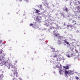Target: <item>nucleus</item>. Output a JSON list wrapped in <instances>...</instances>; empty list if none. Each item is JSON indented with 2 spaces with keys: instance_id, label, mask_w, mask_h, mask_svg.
Segmentation results:
<instances>
[{
  "instance_id": "obj_1",
  "label": "nucleus",
  "mask_w": 80,
  "mask_h": 80,
  "mask_svg": "<svg viewBox=\"0 0 80 80\" xmlns=\"http://www.w3.org/2000/svg\"><path fill=\"white\" fill-rule=\"evenodd\" d=\"M11 71L12 72L13 74V75H11V80H17V78H15V75L16 74V77H18V72H17V68L14 65H12L11 67Z\"/></svg>"
},
{
  "instance_id": "obj_2",
  "label": "nucleus",
  "mask_w": 80,
  "mask_h": 80,
  "mask_svg": "<svg viewBox=\"0 0 80 80\" xmlns=\"http://www.w3.org/2000/svg\"><path fill=\"white\" fill-rule=\"evenodd\" d=\"M65 74L66 75H67L68 74H70V71H65Z\"/></svg>"
},
{
  "instance_id": "obj_3",
  "label": "nucleus",
  "mask_w": 80,
  "mask_h": 80,
  "mask_svg": "<svg viewBox=\"0 0 80 80\" xmlns=\"http://www.w3.org/2000/svg\"><path fill=\"white\" fill-rule=\"evenodd\" d=\"M58 38H59V39H60V40H63V37L61 36H59L58 37Z\"/></svg>"
},
{
  "instance_id": "obj_4",
  "label": "nucleus",
  "mask_w": 80,
  "mask_h": 80,
  "mask_svg": "<svg viewBox=\"0 0 80 80\" xmlns=\"http://www.w3.org/2000/svg\"><path fill=\"white\" fill-rule=\"evenodd\" d=\"M77 8H78V12H79V13H80V6H78Z\"/></svg>"
},
{
  "instance_id": "obj_5",
  "label": "nucleus",
  "mask_w": 80,
  "mask_h": 80,
  "mask_svg": "<svg viewBox=\"0 0 80 80\" xmlns=\"http://www.w3.org/2000/svg\"><path fill=\"white\" fill-rule=\"evenodd\" d=\"M34 11L35 12V13H38V10H37V9H36L34 10Z\"/></svg>"
},
{
  "instance_id": "obj_6",
  "label": "nucleus",
  "mask_w": 80,
  "mask_h": 80,
  "mask_svg": "<svg viewBox=\"0 0 80 80\" xmlns=\"http://www.w3.org/2000/svg\"><path fill=\"white\" fill-rule=\"evenodd\" d=\"M63 67L65 68V69H68V68H69L68 66H64Z\"/></svg>"
},
{
  "instance_id": "obj_7",
  "label": "nucleus",
  "mask_w": 80,
  "mask_h": 80,
  "mask_svg": "<svg viewBox=\"0 0 80 80\" xmlns=\"http://www.w3.org/2000/svg\"><path fill=\"white\" fill-rule=\"evenodd\" d=\"M73 23H74V25H76L77 24V23L76 22V21L75 20L72 21Z\"/></svg>"
},
{
  "instance_id": "obj_8",
  "label": "nucleus",
  "mask_w": 80,
  "mask_h": 80,
  "mask_svg": "<svg viewBox=\"0 0 80 80\" xmlns=\"http://www.w3.org/2000/svg\"><path fill=\"white\" fill-rule=\"evenodd\" d=\"M58 44H59L60 45V44H62V42H61V41H60V40H59V41H58Z\"/></svg>"
},
{
  "instance_id": "obj_9",
  "label": "nucleus",
  "mask_w": 80,
  "mask_h": 80,
  "mask_svg": "<svg viewBox=\"0 0 80 80\" xmlns=\"http://www.w3.org/2000/svg\"><path fill=\"white\" fill-rule=\"evenodd\" d=\"M62 70L60 69V71H59V73L60 75H61V74H62Z\"/></svg>"
},
{
  "instance_id": "obj_10",
  "label": "nucleus",
  "mask_w": 80,
  "mask_h": 80,
  "mask_svg": "<svg viewBox=\"0 0 80 80\" xmlns=\"http://www.w3.org/2000/svg\"><path fill=\"white\" fill-rule=\"evenodd\" d=\"M53 57V58H57V55L56 54L54 55Z\"/></svg>"
},
{
  "instance_id": "obj_11",
  "label": "nucleus",
  "mask_w": 80,
  "mask_h": 80,
  "mask_svg": "<svg viewBox=\"0 0 80 80\" xmlns=\"http://www.w3.org/2000/svg\"><path fill=\"white\" fill-rule=\"evenodd\" d=\"M38 7L39 8H41V9L42 8V5H39Z\"/></svg>"
},
{
  "instance_id": "obj_12",
  "label": "nucleus",
  "mask_w": 80,
  "mask_h": 80,
  "mask_svg": "<svg viewBox=\"0 0 80 80\" xmlns=\"http://www.w3.org/2000/svg\"><path fill=\"white\" fill-rule=\"evenodd\" d=\"M74 0H70V3H72L74 2Z\"/></svg>"
},
{
  "instance_id": "obj_13",
  "label": "nucleus",
  "mask_w": 80,
  "mask_h": 80,
  "mask_svg": "<svg viewBox=\"0 0 80 80\" xmlns=\"http://www.w3.org/2000/svg\"><path fill=\"white\" fill-rule=\"evenodd\" d=\"M75 78L77 80H79V78L77 76H76L75 77Z\"/></svg>"
},
{
  "instance_id": "obj_14",
  "label": "nucleus",
  "mask_w": 80,
  "mask_h": 80,
  "mask_svg": "<svg viewBox=\"0 0 80 80\" xmlns=\"http://www.w3.org/2000/svg\"><path fill=\"white\" fill-rule=\"evenodd\" d=\"M59 35V34L58 33H57V34L54 33V35H55V36H58V35Z\"/></svg>"
},
{
  "instance_id": "obj_15",
  "label": "nucleus",
  "mask_w": 80,
  "mask_h": 80,
  "mask_svg": "<svg viewBox=\"0 0 80 80\" xmlns=\"http://www.w3.org/2000/svg\"><path fill=\"white\" fill-rule=\"evenodd\" d=\"M69 27L70 28H72L73 27V26L71 24L69 25Z\"/></svg>"
},
{
  "instance_id": "obj_16",
  "label": "nucleus",
  "mask_w": 80,
  "mask_h": 80,
  "mask_svg": "<svg viewBox=\"0 0 80 80\" xmlns=\"http://www.w3.org/2000/svg\"><path fill=\"white\" fill-rule=\"evenodd\" d=\"M67 57H68L69 58H70V55L68 54H67Z\"/></svg>"
},
{
  "instance_id": "obj_17",
  "label": "nucleus",
  "mask_w": 80,
  "mask_h": 80,
  "mask_svg": "<svg viewBox=\"0 0 80 80\" xmlns=\"http://www.w3.org/2000/svg\"><path fill=\"white\" fill-rule=\"evenodd\" d=\"M18 80H23V79H22V78H19Z\"/></svg>"
},
{
  "instance_id": "obj_18",
  "label": "nucleus",
  "mask_w": 80,
  "mask_h": 80,
  "mask_svg": "<svg viewBox=\"0 0 80 80\" xmlns=\"http://www.w3.org/2000/svg\"><path fill=\"white\" fill-rule=\"evenodd\" d=\"M0 57H1V58L2 60V59H3V57L2 56H1Z\"/></svg>"
},
{
  "instance_id": "obj_19",
  "label": "nucleus",
  "mask_w": 80,
  "mask_h": 80,
  "mask_svg": "<svg viewBox=\"0 0 80 80\" xmlns=\"http://www.w3.org/2000/svg\"><path fill=\"white\" fill-rule=\"evenodd\" d=\"M65 10L67 12H68V8H65Z\"/></svg>"
},
{
  "instance_id": "obj_20",
  "label": "nucleus",
  "mask_w": 80,
  "mask_h": 80,
  "mask_svg": "<svg viewBox=\"0 0 80 80\" xmlns=\"http://www.w3.org/2000/svg\"><path fill=\"white\" fill-rule=\"evenodd\" d=\"M70 48L71 50H73V47H71Z\"/></svg>"
},
{
  "instance_id": "obj_21",
  "label": "nucleus",
  "mask_w": 80,
  "mask_h": 80,
  "mask_svg": "<svg viewBox=\"0 0 80 80\" xmlns=\"http://www.w3.org/2000/svg\"><path fill=\"white\" fill-rule=\"evenodd\" d=\"M67 27H68V28H69V27H70V25H67Z\"/></svg>"
},
{
  "instance_id": "obj_22",
  "label": "nucleus",
  "mask_w": 80,
  "mask_h": 80,
  "mask_svg": "<svg viewBox=\"0 0 80 80\" xmlns=\"http://www.w3.org/2000/svg\"><path fill=\"white\" fill-rule=\"evenodd\" d=\"M30 26H31V27H32V26H33V24L32 23H31L30 24Z\"/></svg>"
},
{
  "instance_id": "obj_23",
  "label": "nucleus",
  "mask_w": 80,
  "mask_h": 80,
  "mask_svg": "<svg viewBox=\"0 0 80 80\" xmlns=\"http://www.w3.org/2000/svg\"><path fill=\"white\" fill-rule=\"evenodd\" d=\"M64 41L65 43H66V42H67V41H65V40H64Z\"/></svg>"
},
{
  "instance_id": "obj_24",
  "label": "nucleus",
  "mask_w": 80,
  "mask_h": 80,
  "mask_svg": "<svg viewBox=\"0 0 80 80\" xmlns=\"http://www.w3.org/2000/svg\"><path fill=\"white\" fill-rule=\"evenodd\" d=\"M78 2L79 5H80V2L78 1Z\"/></svg>"
},
{
  "instance_id": "obj_25",
  "label": "nucleus",
  "mask_w": 80,
  "mask_h": 80,
  "mask_svg": "<svg viewBox=\"0 0 80 80\" xmlns=\"http://www.w3.org/2000/svg\"><path fill=\"white\" fill-rule=\"evenodd\" d=\"M66 43L67 44V45H68L69 44V43L68 42H67Z\"/></svg>"
},
{
  "instance_id": "obj_26",
  "label": "nucleus",
  "mask_w": 80,
  "mask_h": 80,
  "mask_svg": "<svg viewBox=\"0 0 80 80\" xmlns=\"http://www.w3.org/2000/svg\"><path fill=\"white\" fill-rule=\"evenodd\" d=\"M2 51H1L0 52V54H2Z\"/></svg>"
},
{
  "instance_id": "obj_27",
  "label": "nucleus",
  "mask_w": 80,
  "mask_h": 80,
  "mask_svg": "<svg viewBox=\"0 0 80 80\" xmlns=\"http://www.w3.org/2000/svg\"><path fill=\"white\" fill-rule=\"evenodd\" d=\"M64 26H66V24H65V23H64Z\"/></svg>"
},
{
  "instance_id": "obj_28",
  "label": "nucleus",
  "mask_w": 80,
  "mask_h": 80,
  "mask_svg": "<svg viewBox=\"0 0 80 80\" xmlns=\"http://www.w3.org/2000/svg\"><path fill=\"white\" fill-rule=\"evenodd\" d=\"M40 13L41 14H42V12H41V13H38V14H39V15H40Z\"/></svg>"
},
{
  "instance_id": "obj_29",
  "label": "nucleus",
  "mask_w": 80,
  "mask_h": 80,
  "mask_svg": "<svg viewBox=\"0 0 80 80\" xmlns=\"http://www.w3.org/2000/svg\"><path fill=\"white\" fill-rule=\"evenodd\" d=\"M17 62H18L17 61H15V63H17Z\"/></svg>"
},
{
  "instance_id": "obj_30",
  "label": "nucleus",
  "mask_w": 80,
  "mask_h": 80,
  "mask_svg": "<svg viewBox=\"0 0 80 80\" xmlns=\"http://www.w3.org/2000/svg\"><path fill=\"white\" fill-rule=\"evenodd\" d=\"M19 2H22V0H19Z\"/></svg>"
},
{
  "instance_id": "obj_31",
  "label": "nucleus",
  "mask_w": 80,
  "mask_h": 80,
  "mask_svg": "<svg viewBox=\"0 0 80 80\" xmlns=\"http://www.w3.org/2000/svg\"><path fill=\"white\" fill-rule=\"evenodd\" d=\"M2 43V42L0 40V43Z\"/></svg>"
},
{
  "instance_id": "obj_32",
  "label": "nucleus",
  "mask_w": 80,
  "mask_h": 80,
  "mask_svg": "<svg viewBox=\"0 0 80 80\" xmlns=\"http://www.w3.org/2000/svg\"><path fill=\"white\" fill-rule=\"evenodd\" d=\"M79 32V31H77V32Z\"/></svg>"
},
{
  "instance_id": "obj_33",
  "label": "nucleus",
  "mask_w": 80,
  "mask_h": 80,
  "mask_svg": "<svg viewBox=\"0 0 80 80\" xmlns=\"http://www.w3.org/2000/svg\"><path fill=\"white\" fill-rule=\"evenodd\" d=\"M32 61H33V58H32Z\"/></svg>"
},
{
  "instance_id": "obj_34",
  "label": "nucleus",
  "mask_w": 80,
  "mask_h": 80,
  "mask_svg": "<svg viewBox=\"0 0 80 80\" xmlns=\"http://www.w3.org/2000/svg\"><path fill=\"white\" fill-rule=\"evenodd\" d=\"M40 11L38 10V12H40Z\"/></svg>"
},
{
  "instance_id": "obj_35",
  "label": "nucleus",
  "mask_w": 80,
  "mask_h": 80,
  "mask_svg": "<svg viewBox=\"0 0 80 80\" xmlns=\"http://www.w3.org/2000/svg\"><path fill=\"white\" fill-rule=\"evenodd\" d=\"M65 0V1H68V0Z\"/></svg>"
},
{
  "instance_id": "obj_36",
  "label": "nucleus",
  "mask_w": 80,
  "mask_h": 80,
  "mask_svg": "<svg viewBox=\"0 0 80 80\" xmlns=\"http://www.w3.org/2000/svg\"><path fill=\"white\" fill-rule=\"evenodd\" d=\"M62 13V15H63V14L62 13Z\"/></svg>"
},
{
  "instance_id": "obj_37",
  "label": "nucleus",
  "mask_w": 80,
  "mask_h": 80,
  "mask_svg": "<svg viewBox=\"0 0 80 80\" xmlns=\"http://www.w3.org/2000/svg\"><path fill=\"white\" fill-rule=\"evenodd\" d=\"M75 0V1H77V0Z\"/></svg>"
},
{
  "instance_id": "obj_38",
  "label": "nucleus",
  "mask_w": 80,
  "mask_h": 80,
  "mask_svg": "<svg viewBox=\"0 0 80 80\" xmlns=\"http://www.w3.org/2000/svg\"><path fill=\"white\" fill-rule=\"evenodd\" d=\"M23 69H24V68H23Z\"/></svg>"
},
{
  "instance_id": "obj_39",
  "label": "nucleus",
  "mask_w": 80,
  "mask_h": 80,
  "mask_svg": "<svg viewBox=\"0 0 80 80\" xmlns=\"http://www.w3.org/2000/svg\"><path fill=\"white\" fill-rule=\"evenodd\" d=\"M50 29H52V28H51Z\"/></svg>"
}]
</instances>
